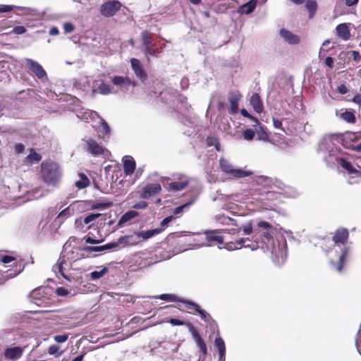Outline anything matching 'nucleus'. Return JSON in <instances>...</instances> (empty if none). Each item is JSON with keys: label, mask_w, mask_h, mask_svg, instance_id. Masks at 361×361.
I'll return each instance as SVG.
<instances>
[{"label": "nucleus", "mask_w": 361, "mask_h": 361, "mask_svg": "<svg viewBox=\"0 0 361 361\" xmlns=\"http://www.w3.org/2000/svg\"><path fill=\"white\" fill-rule=\"evenodd\" d=\"M257 140L269 141L270 142H273L274 144L279 145L281 148L286 147L287 145L285 143L283 137H256Z\"/></svg>", "instance_id": "26"}, {"label": "nucleus", "mask_w": 361, "mask_h": 361, "mask_svg": "<svg viewBox=\"0 0 361 361\" xmlns=\"http://www.w3.org/2000/svg\"><path fill=\"white\" fill-rule=\"evenodd\" d=\"M111 81L114 85L118 86L120 88L124 87L128 89L130 85L134 86V83H133L132 81L126 77L114 76L112 78Z\"/></svg>", "instance_id": "22"}, {"label": "nucleus", "mask_w": 361, "mask_h": 361, "mask_svg": "<svg viewBox=\"0 0 361 361\" xmlns=\"http://www.w3.org/2000/svg\"><path fill=\"white\" fill-rule=\"evenodd\" d=\"M219 166L221 170L231 178H240L252 174L250 171L234 169L232 164L224 158L219 159Z\"/></svg>", "instance_id": "2"}, {"label": "nucleus", "mask_w": 361, "mask_h": 361, "mask_svg": "<svg viewBox=\"0 0 361 361\" xmlns=\"http://www.w3.org/2000/svg\"><path fill=\"white\" fill-rule=\"evenodd\" d=\"M98 118L99 120L98 126H97V129L98 130L99 133H103V134H109L110 133V128L108 126L107 123L102 118L98 116Z\"/></svg>", "instance_id": "34"}, {"label": "nucleus", "mask_w": 361, "mask_h": 361, "mask_svg": "<svg viewBox=\"0 0 361 361\" xmlns=\"http://www.w3.org/2000/svg\"><path fill=\"white\" fill-rule=\"evenodd\" d=\"M41 159L42 156L37 153L34 149L31 148L30 154L26 157V161L31 164L34 162H39Z\"/></svg>", "instance_id": "35"}, {"label": "nucleus", "mask_w": 361, "mask_h": 361, "mask_svg": "<svg viewBox=\"0 0 361 361\" xmlns=\"http://www.w3.org/2000/svg\"><path fill=\"white\" fill-rule=\"evenodd\" d=\"M218 231H211L206 233V238L209 243L215 242L218 244H222L224 243V238L221 235H218Z\"/></svg>", "instance_id": "27"}, {"label": "nucleus", "mask_w": 361, "mask_h": 361, "mask_svg": "<svg viewBox=\"0 0 361 361\" xmlns=\"http://www.w3.org/2000/svg\"><path fill=\"white\" fill-rule=\"evenodd\" d=\"M250 104L257 113L260 114L263 111L264 105L259 95L257 93H254L251 96Z\"/></svg>", "instance_id": "21"}, {"label": "nucleus", "mask_w": 361, "mask_h": 361, "mask_svg": "<svg viewBox=\"0 0 361 361\" xmlns=\"http://www.w3.org/2000/svg\"><path fill=\"white\" fill-rule=\"evenodd\" d=\"M90 180L84 173L79 174V180H77L75 183V187L78 189H83L89 186Z\"/></svg>", "instance_id": "31"}, {"label": "nucleus", "mask_w": 361, "mask_h": 361, "mask_svg": "<svg viewBox=\"0 0 361 361\" xmlns=\"http://www.w3.org/2000/svg\"><path fill=\"white\" fill-rule=\"evenodd\" d=\"M56 293L58 295H60V296H65L68 294V290L63 287H59V288H56Z\"/></svg>", "instance_id": "59"}, {"label": "nucleus", "mask_w": 361, "mask_h": 361, "mask_svg": "<svg viewBox=\"0 0 361 361\" xmlns=\"http://www.w3.org/2000/svg\"><path fill=\"white\" fill-rule=\"evenodd\" d=\"M115 247H116V244H111V243H109L100 246H85L82 250L88 252H102L104 250H110Z\"/></svg>", "instance_id": "24"}, {"label": "nucleus", "mask_w": 361, "mask_h": 361, "mask_svg": "<svg viewBox=\"0 0 361 361\" xmlns=\"http://www.w3.org/2000/svg\"><path fill=\"white\" fill-rule=\"evenodd\" d=\"M25 66L33 73L35 75L42 79L46 76V72L42 66L37 61L30 59H25Z\"/></svg>", "instance_id": "10"}, {"label": "nucleus", "mask_w": 361, "mask_h": 361, "mask_svg": "<svg viewBox=\"0 0 361 361\" xmlns=\"http://www.w3.org/2000/svg\"><path fill=\"white\" fill-rule=\"evenodd\" d=\"M113 206V202H106L103 203H97L94 204V208L95 209H108L109 207H111Z\"/></svg>", "instance_id": "48"}, {"label": "nucleus", "mask_w": 361, "mask_h": 361, "mask_svg": "<svg viewBox=\"0 0 361 361\" xmlns=\"http://www.w3.org/2000/svg\"><path fill=\"white\" fill-rule=\"evenodd\" d=\"M241 96L238 94L233 93L229 97V102L231 105V112L235 114L238 109V102Z\"/></svg>", "instance_id": "29"}, {"label": "nucleus", "mask_w": 361, "mask_h": 361, "mask_svg": "<svg viewBox=\"0 0 361 361\" xmlns=\"http://www.w3.org/2000/svg\"><path fill=\"white\" fill-rule=\"evenodd\" d=\"M63 353V350H60L59 347L56 345H50L48 348V353L54 355L56 357H60Z\"/></svg>", "instance_id": "41"}, {"label": "nucleus", "mask_w": 361, "mask_h": 361, "mask_svg": "<svg viewBox=\"0 0 361 361\" xmlns=\"http://www.w3.org/2000/svg\"><path fill=\"white\" fill-rule=\"evenodd\" d=\"M121 4L116 0H111L104 3L101 6L100 12L106 16H113L121 8Z\"/></svg>", "instance_id": "5"}, {"label": "nucleus", "mask_w": 361, "mask_h": 361, "mask_svg": "<svg viewBox=\"0 0 361 361\" xmlns=\"http://www.w3.org/2000/svg\"><path fill=\"white\" fill-rule=\"evenodd\" d=\"M64 264H66L65 255H60L56 263L53 266L52 270L56 274H59L63 278L70 280V276L66 272V269L63 267Z\"/></svg>", "instance_id": "12"}, {"label": "nucleus", "mask_w": 361, "mask_h": 361, "mask_svg": "<svg viewBox=\"0 0 361 361\" xmlns=\"http://www.w3.org/2000/svg\"><path fill=\"white\" fill-rule=\"evenodd\" d=\"M153 298H158V299H160L162 300H166V301H178V302L180 301V298H178V296H176V295H173V294H161L158 296H154Z\"/></svg>", "instance_id": "40"}, {"label": "nucleus", "mask_w": 361, "mask_h": 361, "mask_svg": "<svg viewBox=\"0 0 361 361\" xmlns=\"http://www.w3.org/2000/svg\"><path fill=\"white\" fill-rule=\"evenodd\" d=\"M352 101L357 104L361 105V94H357L355 95Z\"/></svg>", "instance_id": "64"}, {"label": "nucleus", "mask_w": 361, "mask_h": 361, "mask_svg": "<svg viewBox=\"0 0 361 361\" xmlns=\"http://www.w3.org/2000/svg\"><path fill=\"white\" fill-rule=\"evenodd\" d=\"M26 31L23 26H16L14 27L13 32L16 35H21L25 33Z\"/></svg>", "instance_id": "60"}, {"label": "nucleus", "mask_w": 361, "mask_h": 361, "mask_svg": "<svg viewBox=\"0 0 361 361\" xmlns=\"http://www.w3.org/2000/svg\"><path fill=\"white\" fill-rule=\"evenodd\" d=\"M24 349L25 347L20 346L6 348L4 351V358L8 360L16 361L22 357Z\"/></svg>", "instance_id": "6"}, {"label": "nucleus", "mask_w": 361, "mask_h": 361, "mask_svg": "<svg viewBox=\"0 0 361 361\" xmlns=\"http://www.w3.org/2000/svg\"><path fill=\"white\" fill-rule=\"evenodd\" d=\"M161 190V185L158 183L147 184L142 188L140 192V197L143 199H149L151 197L159 194Z\"/></svg>", "instance_id": "7"}, {"label": "nucleus", "mask_w": 361, "mask_h": 361, "mask_svg": "<svg viewBox=\"0 0 361 361\" xmlns=\"http://www.w3.org/2000/svg\"><path fill=\"white\" fill-rule=\"evenodd\" d=\"M357 137H354L353 140L348 141L347 139L349 138V137H335L336 140L341 141L345 148L361 152V145L355 144V141L357 140Z\"/></svg>", "instance_id": "17"}, {"label": "nucleus", "mask_w": 361, "mask_h": 361, "mask_svg": "<svg viewBox=\"0 0 361 361\" xmlns=\"http://www.w3.org/2000/svg\"><path fill=\"white\" fill-rule=\"evenodd\" d=\"M148 206V203L145 201H140L135 204H134L133 208L137 209H143L147 208Z\"/></svg>", "instance_id": "56"}, {"label": "nucleus", "mask_w": 361, "mask_h": 361, "mask_svg": "<svg viewBox=\"0 0 361 361\" xmlns=\"http://www.w3.org/2000/svg\"><path fill=\"white\" fill-rule=\"evenodd\" d=\"M63 29L66 32L70 33L74 30V26L71 23H66L63 24Z\"/></svg>", "instance_id": "58"}, {"label": "nucleus", "mask_w": 361, "mask_h": 361, "mask_svg": "<svg viewBox=\"0 0 361 361\" xmlns=\"http://www.w3.org/2000/svg\"><path fill=\"white\" fill-rule=\"evenodd\" d=\"M108 271L106 267H103L100 271H94L91 272L90 277L92 280H97L102 278Z\"/></svg>", "instance_id": "42"}, {"label": "nucleus", "mask_w": 361, "mask_h": 361, "mask_svg": "<svg viewBox=\"0 0 361 361\" xmlns=\"http://www.w3.org/2000/svg\"><path fill=\"white\" fill-rule=\"evenodd\" d=\"M179 302L185 304V307H187L188 309L194 310L195 312L200 307V306L197 303L188 300H185L183 298H180Z\"/></svg>", "instance_id": "44"}, {"label": "nucleus", "mask_w": 361, "mask_h": 361, "mask_svg": "<svg viewBox=\"0 0 361 361\" xmlns=\"http://www.w3.org/2000/svg\"><path fill=\"white\" fill-rule=\"evenodd\" d=\"M257 0H250L247 3L242 5L238 8V13L242 14H250L255 8Z\"/></svg>", "instance_id": "23"}, {"label": "nucleus", "mask_w": 361, "mask_h": 361, "mask_svg": "<svg viewBox=\"0 0 361 361\" xmlns=\"http://www.w3.org/2000/svg\"><path fill=\"white\" fill-rule=\"evenodd\" d=\"M130 63L135 75L142 81H144L147 78V74L142 68L140 61L137 59H131Z\"/></svg>", "instance_id": "16"}, {"label": "nucleus", "mask_w": 361, "mask_h": 361, "mask_svg": "<svg viewBox=\"0 0 361 361\" xmlns=\"http://www.w3.org/2000/svg\"><path fill=\"white\" fill-rule=\"evenodd\" d=\"M169 323L171 324L173 326H182V325H184V324L186 325V324H187V323H185L183 321L180 320L178 319H176V318L170 319Z\"/></svg>", "instance_id": "57"}, {"label": "nucleus", "mask_w": 361, "mask_h": 361, "mask_svg": "<svg viewBox=\"0 0 361 361\" xmlns=\"http://www.w3.org/2000/svg\"><path fill=\"white\" fill-rule=\"evenodd\" d=\"M20 271H13L12 270L2 271L0 272V285L4 284L8 279L16 276Z\"/></svg>", "instance_id": "28"}, {"label": "nucleus", "mask_w": 361, "mask_h": 361, "mask_svg": "<svg viewBox=\"0 0 361 361\" xmlns=\"http://www.w3.org/2000/svg\"><path fill=\"white\" fill-rule=\"evenodd\" d=\"M142 42H143V44L145 45V48L149 46L152 45V38H151L149 34L148 33V32L145 31L142 32Z\"/></svg>", "instance_id": "45"}, {"label": "nucleus", "mask_w": 361, "mask_h": 361, "mask_svg": "<svg viewBox=\"0 0 361 361\" xmlns=\"http://www.w3.org/2000/svg\"><path fill=\"white\" fill-rule=\"evenodd\" d=\"M279 35L281 37L289 44H298L300 42L299 36L293 34L292 32L288 30L281 29L279 32Z\"/></svg>", "instance_id": "13"}, {"label": "nucleus", "mask_w": 361, "mask_h": 361, "mask_svg": "<svg viewBox=\"0 0 361 361\" xmlns=\"http://www.w3.org/2000/svg\"><path fill=\"white\" fill-rule=\"evenodd\" d=\"M86 150L94 157L102 156L108 157L110 152L102 145L98 144L95 140L90 139L86 142Z\"/></svg>", "instance_id": "3"}, {"label": "nucleus", "mask_w": 361, "mask_h": 361, "mask_svg": "<svg viewBox=\"0 0 361 361\" xmlns=\"http://www.w3.org/2000/svg\"><path fill=\"white\" fill-rule=\"evenodd\" d=\"M133 238V236L132 235H123V236H121L118 239V241L116 242V243H111V244H116V247L118 246V245L120 244H123V245H130V244H132V243L130 242V240Z\"/></svg>", "instance_id": "43"}, {"label": "nucleus", "mask_w": 361, "mask_h": 361, "mask_svg": "<svg viewBox=\"0 0 361 361\" xmlns=\"http://www.w3.org/2000/svg\"><path fill=\"white\" fill-rule=\"evenodd\" d=\"M15 6L13 5H2L0 4V13H7L11 11Z\"/></svg>", "instance_id": "53"}, {"label": "nucleus", "mask_w": 361, "mask_h": 361, "mask_svg": "<svg viewBox=\"0 0 361 361\" xmlns=\"http://www.w3.org/2000/svg\"><path fill=\"white\" fill-rule=\"evenodd\" d=\"M137 216L138 213L137 212L133 210L128 211L121 216L118 221V226H121L128 221L134 219Z\"/></svg>", "instance_id": "30"}, {"label": "nucleus", "mask_w": 361, "mask_h": 361, "mask_svg": "<svg viewBox=\"0 0 361 361\" xmlns=\"http://www.w3.org/2000/svg\"><path fill=\"white\" fill-rule=\"evenodd\" d=\"M71 214H71V209L68 207H67V208L64 209L63 210H62L59 213L58 218H63V217L68 218V217L71 216Z\"/></svg>", "instance_id": "52"}, {"label": "nucleus", "mask_w": 361, "mask_h": 361, "mask_svg": "<svg viewBox=\"0 0 361 361\" xmlns=\"http://www.w3.org/2000/svg\"><path fill=\"white\" fill-rule=\"evenodd\" d=\"M262 238L269 241L270 240L273 239V235L272 233H270V231H266L262 233Z\"/></svg>", "instance_id": "63"}, {"label": "nucleus", "mask_w": 361, "mask_h": 361, "mask_svg": "<svg viewBox=\"0 0 361 361\" xmlns=\"http://www.w3.org/2000/svg\"><path fill=\"white\" fill-rule=\"evenodd\" d=\"M16 260L15 257L9 255H5L1 258V262L4 264H8Z\"/></svg>", "instance_id": "61"}, {"label": "nucleus", "mask_w": 361, "mask_h": 361, "mask_svg": "<svg viewBox=\"0 0 361 361\" xmlns=\"http://www.w3.org/2000/svg\"><path fill=\"white\" fill-rule=\"evenodd\" d=\"M206 144L207 147L214 146L216 151H221V145L217 137H207Z\"/></svg>", "instance_id": "36"}, {"label": "nucleus", "mask_w": 361, "mask_h": 361, "mask_svg": "<svg viewBox=\"0 0 361 361\" xmlns=\"http://www.w3.org/2000/svg\"><path fill=\"white\" fill-rule=\"evenodd\" d=\"M339 116L343 120H344L348 123H354L355 121V115L351 111H345L343 113H341Z\"/></svg>", "instance_id": "39"}, {"label": "nucleus", "mask_w": 361, "mask_h": 361, "mask_svg": "<svg viewBox=\"0 0 361 361\" xmlns=\"http://www.w3.org/2000/svg\"><path fill=\"white\" fill-rule=\"evenodd\" d=\"M68 338V334L56 335L54 337L56 342L61 343L66 342Z\"/></svg>", "instance_id": "50"}, {"label": "nucleus", "mask_w": 361, "mask_h": 361, "mask_svg": "<svg viewBox=\"0 0 361 361\" xmlns=\"http://www.w3.org/2000/svg\"><path fill=\"white\" fill-rule=\"evenodd\" d=\"M214 345L219 351L220 358L225 356L226 347L224 340L221 337L216 338Z\"/></svg>", "instance_id": "32"}, {"label": "nucleus", "mask_w": 361, "mask_h": 361, "mask_svg": "<svg viewBox=\"0 0 361 361\" xmlns=\"http://www.w3.org/2000/svg\"><path fill=\"white\" fill-rule=\"evenodd\" d=\"M257 226L259 228H263L266 231H270V230L274 229V227L271 224H269V222H267V221H261L258 222Z\"/></svg>", "instance_id": "47"}, {"label": "nucleus", "mask_w": 361, "mask_h": 361, "mask_svg": "<svg viewBox=\"0 0 361 361\" xmlns=\"http://www.w3.org/2000/svg\"><path fill=\"white\" fill-rule=\"evenodd\" d=\"M93 92H98L101 94H109L112 93L111 87L103 80H95L92 85Z\"/></svg>", "instance_id": "14"}, {"label": "nucleus", "mask_w": 361, "mask_h": 361, "mask_svg": "<svg viewBox=\"0 0 361 361\" xmlns=\"http://www.w3.org/2000/svg\"><path fill=\"white\" fill-rule=\"evenodd\" d=\"M247 242L250 243V240L248 238H242L235 242L227 243V247L229 250H238L242 247L250 248L252 250L257 249L258 245L257 243L245 244Z\"/></svg>", "instance_id": "8"}, {"label": "nucleus", "mask_w": 361, "mask_h": 361, "mask_svg": "<svg viewBox=\"0 0 361 361\" xmlns=\"http://www.w3.org/2000/svg\"><path fill=\"white\" fill-rule=\"evenodd\" d=\"M80 251H81V249L78 247L66 245L64 247L61 255H65V259L77 261L83 257V255L79 254Z\"/></svg>", "instance_id": "9"}, {"label": "nucleus", "mask_w": 361, "mask_h": 361, "mask_svg": "<svg viewBox=\"0 0 361 361\" xmlns=\"http://www.w3.org/2000/svg\"><path fill=\"white\" fill-rule=\"evenodd\" d=\"M191 203L190 202H188L186 204H184L183 205H180V206H178L177 207H176L174 209H173V214L174 215H178L179 214H180L183 209L188 206H189Z\"/></svg>", "instance_id": "54"}, {"label": "nucleus", "mask_w": 361, "mask_h": 361, "mask_svg": "<svg viewBox=\"0 0 361 361\" xmlns=\"http://www.w3.org/2000/svg\"><path fill=\"white\" fill-rule=\"evenodd\" d=\"M349 237V233L348 229L341 228L337 229L334 235L332 237V240L335 244H342L344 245L348 241Z\"/></svg>", "instance_id": "15"}, {"label": "nucleus", "mask_w": 361, "mask_h": 361, "mask_svg": "<svg viewBox=\"0 0 361 361\" xmlns=\"http://www.w3.org/2000/svg\"><path fill=\"white\" fill-rule=\"evenodd\" d=\"M241 230L244 232L246 235H250L252 233V222L247 223L246 225L243 226V227H240Z\"/></svg>", "instance_id": "49"}, {"label": "nucleus", "mask_w": 361, "mask_h": 361, "mask_svg": "<svg viewBox=\"0 0 361 361\" xmlns=\"http://www.w3.org/2000/svg\"><path fill=\"white\" fill-rule=\"evenodd\" d=\"M186 326H188L189 331L190 332V334L192 336V338L194 339L197 347L199 348L200 351L204 355H206L207 353V345H206V343H205L204 339L201 337V336L199 334V332L197 331V330L190 322H188L186 324Z\"/></svg>", "instance_id": "4"}, {"label": "nucleus", "mask_w": 361, "mask_h": 361, "mask_svg": "<svg viewBox=\"0 0 361 361\" xmlns=\"http://www.w3.org/2000/svg\"><path fill=\"white\" fill-rule=\"evenodd\" d=\"M173 218L174 217L172 215L164 218L160 224L161 226H166L169 222H171L173 219Z\"/></svg>", "instance_id": "62"}, {"label": "nucleus", "mask_w": 361, "mask_h": 361, "mask_svg": "<svg viewBox=\"0 0 361 361\" xmlns=\"http://www.w3.org/2000/svg\"><path fill=\"white\" fill-rule=\"evenodd\" d=\"M305 7L307 9V11H309L310 18H312L314 16L317 8V4L316 1H314V0L308 1L305 4Z\"/></svg>", "instance_id": "37"}, {"label": "nucleus", "mask_w": 361, "mask_h": 361, "mask_svg": "<svg viewBox=\"0 0 361 361\" xmlns=\"http://www.w3.org/2000/svg\"><path fill=\"white\" fill-rule=\"evenodd\" d=\"M40 168L43 181L49 185H56L61 176L59 164L51 160H45L42 162Z\"/></svg>", "instance_id": "1"}, {"label": "nucleus", "mask_w": 361, "mask_h": 361, "mask_svg": "<svg viewBox=\"0 0 361 361\" xmlns=\"http://www.w3.org/2000/svg\"><path fill=\"white\" fill-rule=\"evenodd\" d=\"M339 164L343 169L348 171L349 173H357L359 172L353 166L352 164L350 161H347L344 158L340 159Z\"/></svg>", "instance_id": "33"}, {"label": "nucleus", "mask_w": 361, "mask_h": 361, "mask_svg": "<svg viewBox=\"0 0 361 361\" xmlns=\"http://www.w3.org/2000/svg\"><path fill=\"white\" fill-rule=\"evenodd\" d=\"M196 312L199 313L201 319L205 322H208L209 319H211L210 315L206 311L201 309L200 307L197 310Z\"/></svg>", "instance_id": "46"}, {"label": "nucleus", "mask_w": 361, "mask_h": 361, "mask_svg": "<svg viewBox=\"0 0 361 361\" xmlns=\"http://www.w3.org/2000/svg\"><path fill=\"white\" fill-rule=\"evenodd\" d=\"M99 215H100L99 214H89L84 219V223L87 224L92 222V221L95 220L97 217H99Z\"/></svg>", "instance_id": "51"}, {"label": "nucleus", "mask_w": 361, "mask_h": 361, "mask_svg": "<svg viewBox=\"0 0 361 361\" xmlns=\"http://www.w3.org/2000/svg\"><path fill=\"white\" fill-rule=\"evenodd\" d=\"M188 184V179L183 176L179 178L178 180L168 183L166 188L169 191L177 192L185 189Z\"/></svg>", "instance_id": "11"}, {"label": "nucleus", "mask_w": 361, "mask_h": 361, "mask_svg": "<svg viewBox=\"0 0 361 361\" xmlns=\"http://www.w3.org/2000/svg\"><path fill=\"white\" fill-rule=\"evenodd\" d=\"M336 34L343 40H348L350 37V31L346 23H341L336 27Z\"/></svg>", "instance_id": "20"}, {"label": "nucleus", "mask_w": 361, "mask_h": 361, "mask_svg": "<svg viewBox=\"0 0 361 361\" xmlns=\"http://www.w3.org/2000/svg\"><path fill=\"white\" fill-rule=\"evenodd\" d=\"M158 51L159 49L154 44H152L145 48V54L147 59V61H149V59L148 57L149 56H156Z\"/></svg>", "instance_id": "38"}, {"label": "nucleus", "mask_w": 361, "mask_h": 361, "mask_svg": "<svg viewBox=\"0 0 361 361\" xmlns=\"http://www.w3.org/2000/svg\"><path fill=\"white\" fill-rule=\"evenodd\" d=\"M349 251V247L347 246H344L341 250V254L338 257V262L337 263H335L334 262H331L332 265L338 271H342L346 257L348 256Z\"/></svg>", "instance_id": "19"}, {"label": "nucleus", "mask_w": 361, "mask_h": 361, "mask_svg": "<svg viewBox=\"0 0 361 361\" xmlns=\"http://www.w3.org/2000/svg\"><path fill=\"white\" fill-rule=\"evenodd\" d=\"M123 171L126 176L131 175L135 169V161L130 156H125L123 158Z\"/></svg>", "instance_id": "18"}, {"label": "nucleus", "mask_w": 361, "mask_h": 361, "mask_svg": "<svg viewBox=\"0 0 361 361\" xmlns=\"http://www.w3.org/2000/svg\"><path fill=\"white\" fill-rule=\"evenodd\" d=\"M163 231V228H155V229H151L147 231H142L136 232L135 235L138 238H142L144 240H147L150 238L154 235L160 233Z\"/></svg>", "instance_id": "25"}, {"label": "nucleus", "mask_w": 361, "mask_h": 361, "mask_svg": "<svg viewBox=\"0 0 361 361\" xmlns=\"http://www.w3.org/2000/svg\"><path fill=\"white\" fill-rule=\"evenodd\" d=\"M329 44H330V39H326L324 41V42L322 43V47L319 49V58L322 57V53L327 51V49L326 50L325 47H327Z\"/></svg>", "instance_id": "55"}]
</instances>
